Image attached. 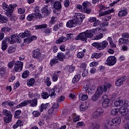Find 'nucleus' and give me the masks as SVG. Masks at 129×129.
Instances as JSON below:
<instances>
[{"mask_svg":"<svg viewBox=\"0 0 129 129\" xmlns=\"http://www.w3.org/2000/svg\"><path fill=\"white\" fill-rule=\"evenodd\" d=\"M14 7H17V5L10 4L9 6L6 3V2H4L3 3L2 8L3 10L6 11V15H7V16L9 18L12 17V14L13 13L14 10H15Z\"/></svg>","mask_w":129,"mask_h":129,"instance_id":"f257e3e1","label":"nucleus"},{"mask_svg":"<svg viewBox=\"0 0 129 129\" xmlns=\"http://www.w3.org/2000/svg\"><path fill=\"white\" fill-rule=\"evenodd\" d=\"M85 16L81 13H75L74 19L76 21L77 25H81L83 20H84Z\"/></svg>","mask_w":129,"mask_h":129,"instance_id":"f03ea898","label":"nucleus"},{"mask_svg":"<svg viewBox=\"0 0 129 129\" xmlns=\"http://www.w3.org/2000/svg\"><path fill=\"white\" fill-rule=\"evenodd\" d=\"M8 42H10V44H14V43H20L21 39H19L18 37V34H15L11 35L7 39Z\"/></svg>","mask_w":129,"mask_h":129,"instance_id":"7ed1b4c3","label":"nucleus"},{"mask_svg":"<svg viewBox=\"0 0 129 129\" xmlns=\"http://www.w3.org/2000/svg\"><path fill=\"white\" fill-rule=\"evenodd\" d=\"M115 63H116V57L114 56H110L106 60V64L108 66H113Z\"/></svg>","mask_w":129,"mask_h":129,"instance_id":"20e7f679","label":"nucleus"},{"mask_svg":"<svg viewBox=\"0 0 129 129\" xmlns=\"http://www.w3.org/2000/svg\"><path fill=\"white\" fill-rule=\"evenodd\" d=\"M24 66V62L18 61L15 62L14 66V70L16 72H21L23 70V66Z\"/></svg>","mask_w":129,"mask_h":129,"instance_id":"39448f33","label":"nucleus"},{"mask_svg":"<svg viewBox=\"0 0 129 129\" xmlns=\"http://www.w3.org/2000/svg\"><path fill=\"white\" fill-rule=\"evenodd\" d=\"M82 6L84 9V13H86V14H90L91 13V10L89 8V7L91 5L89 2L87 1L84 2L82 4Z\"/></svg>","mask_w":129,"mask_h":129,"instance_id":"423d86ee","label":"nucleus"},{"mask_svg":"<svg viewBox=\"0 0 129 129\" xmlns=\"http://www.w3.org/2000/svg\"><path fill=\"white\" fill-rule=\"evenodd\" d=\"M75 40L78 41V40H81V41H87V37L86 36V34H85V32H82L78 35Z\"/></svg>","mask_w":129,"mask_h":129,"instance_id":"0eeeda50","label":"nucleus"},{"mask_svg":"<svg viewBox=\"0 0 129 129\" xmlns=\"http://www.w3.org/2000/svg\"><path fill=\"white\" fill-rule=\"evenodd\" d=\"M104 112V111H103L102 108H98L96 111L93 113V116L94 118H96V117H98V116H101V115H103Z\"/></svg>","mask_w":129,"mask_h":129,"instance_id":"6e6552de","label":"nucleus"},{"mask_svg":"<svg viewBox=\"0 0 129 129\" xmlns=\"http://www.w3.org/2000/svg\"><path fill=\"white\" fill-rule=\"evenodd\" d=\"M27 37H28V38L24 40V43H27V44H30L31 42L37 40V36L35 35H31V34H30V35Z\"/></svg>","mask_w":129,"mask_h":129,"instance_id":"1a4fd4ad","label":"nucleus"},{"mask_svg":"<svg viewBox=\"0 0 129 129\" xmlns=\"http://www.w3.org/2000/svg\"><path fill=\"white\" fill-rule=\"evenodd\" d=\"M96 29H91L90 30H86L85 31V34L87 38H92L93 37V35L95 34V31Z\"/></svg>","mask_w":129,"mask_h":129,"instance_id":"9d476101","label":"nucleus"},{"mask_svg":"<svg viewBox=\"0 0 129 129\" xmlns=\"http://www.w3.org/2000/svg\"><path fill=\"white\" fill-rule=\"evenodd\" d=\"M118 111L120 112V113H121V115H125L127 113L128 109L126 106L122 105V106L118 109Z\"/></svg>","mask_w":129,"mask_h":129,"instance_id":"9b49d317","label":"nucleus"},{"mask_svg":"<svg viewBox=\"0 0 129 129\" xmlns=\"http://www.w3.org/2000/svg\"><path fill=\"white\" fill-rule=\"evenodd\" d=\"M76 26H77V23L75 19L70 20L67 22V27L68 28H74V27H76Z\"/></svg>","mask_w":129,"mask_h":129,"instance_id":"f8f14e48","label":"nucleus"},{"mask_svg":"<svg viewBox=\"0 0 129 129\" xmlns=\"http://www.w3.org/2000/svg\"><path fill=\"white\" fill-rule=\"evenodd\" d=\"M110 105H111L110 100L108 99H105L102 103V106L103 108H108V107H110Z\"/></svg>","mask_w":129,"mask_h":129,"instance_id":"ddd939ff","label":"nucleus"},{"mask_svg":"<svg viewBox=\"0 0 129 129\" xmlns=\"http://www.w3.org/2000/svg\"><path fill=\"white\" fill-rule=\"evenodd\" d=\"M126 80V78L125 77H122L117 79V80L115 82L116 86H121L122 83L125 81Z\"/></svg>","mask_w":129,"mask_h":129,"instance_id":"4468645a","label":"nucleus"},{"mask_svg":"<svg viewBox=\"0 0 129 129\" xmlns=\"http://www.w3.org/2000/svg\"><path fill=\"white\" fill-rule=\"evenodd\" d=\"M28 104H30L31 107H36L38 105V98H35L32 100H28Z\"/></svg>","mask_w":129,"mask_h":129,"instance_id":"2eb2a0df","label":"nucleus"},{"mask_svg":"<svg viewBox=\"0 0 129 129\" xmlns=\"http://www.w3.org/2000/svg\"><path fill=\"white\" fill-rule=\"evenodd\" d=\"M113 126V123H112V121L110 119H107L105 121L104 124V129H111V127Z\"/></svg>","mask_w":129,"mask_h":129,"instance_id":"dca6fc26","label":"nucleus"},{"mask_svg":"<svg viewBox=\"0 0 129 129\" xmlns=\"http://www.w3.org/2000/svg\"><path fill=\"white\" fill-rule=\"evenodd\" d=\"M31 35V32L29 31L26 30L24 33H20L18 35V38L20 40V39H23V38H25V37H28V36H30Z\"/></svg>","mask_w":129,"mask_h":129,"instance_id":"f3484780","label":"nucleus"},{"mask_svg":"<svg viewBox=\"0 0 129 129\" xmlns=\"http://www.w3.org/2000/svg\"><path fill=\"white\" fill-rule=\"evenodd\" d=\"M127 15V9L124 8L123 10L120 11L118 13V16L119 18H122V17H125Z\"/></svg>","mask_w":129,"mask_h":129,"instance_id":"a211bd4d","label":"nucleus"},{"mask_svg":"<svg viewBox=\"0 0 129 129\" xmlns=\"http://www.w3.org/2000/svg\"><path fill=\"white\" fill-rule=\"evenodd\" d=\"M79 98L80 100L84 101L88 98V96L83 92H80L79 93Z\"/></svg>","mask_w":129,"mask_h":129,"instance_id":"6ab92c4d","label":"nucleus"},{"mask_svg":"<svg viewBox=\"0 0 129 129\" xmlns=\"http://www.w3.org/2000/svg\"><path fill=\"white\" fill-rule=\"evenodd\" d=\"M88 107H89V103L85 102L82 103L80 106V108L82 111H85Z\"/></svg>","mask_w":129,"mask_h":129,"instance_id":"aec40b11","label":"nucleus"},{"mask_svg":"<svg viewBox=\"0 0 129 129\" xmlns=\"http://www.w3.org/2000/svg\"><path fill=\"white\" fill-rule=\"evenodd\" d=\"M33 56L34 58H36V59H39L41 57V53L38 49H34Z\"/></svg>","mask_w":129,"mask_h":129,"instance_id":"412c9836","label":"nucleus"},{"mask_svg":"<svg viewBox=\"0 0 129 129\" xmlns=\"http://www.w3.org/2000/svg\"><path fill=\"white\" fill-rule=\"evenodd\" d=\"M57 90H59V89L57 87V86H55L53 89H49L48 92L49 96H55L56 94H55V91H57Z\"/></svg>","mask_w":129,"mask_h":129,"instance_id":"4be33fe9","label":"nucleus"},{"mask_svg":"<svg viewBox=\"0 0 129 129\" xmlns=\"http://www.w3.org/2000/svg\"><path fill=\"white\" fill-rule=\"evenodd\" d=\"M114 12V10L113 9H111V10L105 11L103 12L99 13V17H103L104 16H105V15H110L112 13H113Z\"/></svg>","mask_w":129,"mask_h":129,"instance_id":"5701e85b","label":"nucleus"},{"mask_svg":"<svg viewBox=\"0 0 129 129\" xmlns=\"http://www.w3.org/2000/svg\"><path fill=\"white\" fill-rule=\"evenodd\" d=\"M56 59H58V61H60L61 62H63L64 61V59H65L66 56L63 53H58L56 56Z\"/></svg>","mask_w":129,"mask_h":129,"instance_id":"b1692460","label":"nucleus"},{"mask_svg":"<svg viewBox=\"0 0 129 129\" xmlns=\"http://www.w3.org/2000/svg\"><path fill=\"white\" fill-rule=\"evenodd\" d=\"M100 125L95 123H91L89 125V129H99Z\"/></svg>","mask_w":129,"mask_h":129,"instance_id":"393cba45","label":"nucleus"},{"mask_svg":"<svg viewBox=\"0 0 129 129\" xmlns=\"http://www.w3.org/2000/svg\"><path fill=\"white\" fill-rule=\"evenodd\" d=\"M53 8L55 10H60L62 9V4L60 2H55L53 4Z\"/></svg>","mask_w":129,"mask_h":129,"instance_id":"a878e982","label":"nucleus"},{"mask_svg":"<svg viewBox=\"0 0 129 129\" xmlns=\"http://www.w3.org/2000/svg\"><path fill=\"white\" fill-rule=\"evenodd\" d=\"M114 104L116 107L121 106V105H123V101L119 99H117L115 100Z\"/></svg>","mask_w":129,"mask_h":129,"instance_id":"bb28decb","label":"nucleus"},{"mask_svg":"<svg viewBox=\"0 0 129 129\" xmlns=\"http://www.w3.org/2000/svg\"><path fill=\"white\" fill-rule=\"evenodd\" d=\"M60 72V71L55 72L53 75L51 76L52 79L54 82H56L58 80V76Z\"/></svg>","mask_w":129,"mask_h":129,"instance_id":"cd10ccee","label":"nucleus"},{"mask_svg":"<svg viewBox=\"0 0 129 129\" xmlns=\"http://www.w3.org/2000/svg\"><path fill=\"white\" fill-rule=\"evenodd\" d=\"M57 63H59V60H58L57 57H55L50 60L49 65L51 66V67H52V66H54V65L57 64Z\"/></svg>","mask_w":129,"mask_h":129,"instance_id":"c85d7f7f","label":"nucleus"},{"mask_svg":"<svg viewBox=\"0 0 129 129\" xmlns=\"http://www.w3.org/2000/svg\"><path fill=\"white\" fill-rule=\"evenodd\" d=\"M108 45V42L106 40H104L101 42H100V49H105Z\"/></svg>","mask_w":129,"mask_h":129,"instance_id":"c756f323","label":"nucleus"},{"mask_svg":"<svg viewBox=\"0 0 129 129\" xmlns=\"http://www.w3.org/2000/svg\"><path fill=\"white\" fill-rule=\"evenodd\" d=\"M12 118H13V115L11 116H5L4 117V122H5V123H10V122L12 121Z\"/></svg>","mask_w":129,"mask_h":129,"instance_id":"7c9ffc66","label":"nucleus"},{"mask_svg":"<svg viewBox=\"0 0 129 129\" xmlns=\"http://www.w3.org/2000/svg\"><path fill=\"white\" fill-rule=\"evenodd\" d=\"M67 40H68V38H66L65 36H61L58 39L56 43V44H60V43L66 42Z\"/></svg>","mask_w":129,"mask_h":129,"instance_id":"2f4dec72","label":"nucleus"},{"mask_svg":"<svg viewBox=\"0 0 129 129\" xmlns=\"http://www.w3.org/2000/svg\"><path fill=\"white\" fill-rule=\"evenodd\" d=\"M27 84L29 87H31V86H33L35 85V80L34 78H31L28 79L27 81Z\"/></svg>","mask_w":129,"mask_h":129,"instance_id":"473e14b6","label":"nucleus"},{"mask_svg":"<svg viewBox=\"0 0 129 129\" xmlns=\"http://www.w3.org/2000/svg\"><path fill=\"white\" fill-rule=\"evenodd\" d=\"M34 15L37 19H42L43 18V15L40 13V10L39 9L35 10Z\"/></svg>","mask_w":129,"mask_h":129,"instance_id":"72a5a7b5","label":"nucleus"},{"mask_svg":"<svg viewBox=\"0 0 129 129\" xmlns=\"http://www.w3.org/2000/svg\"><path fill=\"white\" fill-rule=\"evenodd\" d=\"M111 86H112V85L109 83L105 84L103 88V92H106L107 89H109Z\"/></svg>","mask_w":129,"mask_h":129,"instance_id":"f704fd0d","label":"nucleus"},{"mask_svg":"<svg viewBox=\"0 0 129 129\" xmlns=\"http://www.w3.org/2000/svg\"><path fill=\"white\" fill-rule=\"evenodd\" d=\"M103 54L101 53H94L92 56L91 58L92 59H94L95 58L96 59H99V58H100V57H102V55Z\"/></svg>","mask_w":129,"mask_h":129,"instance_id":"c9c22d12","label":"nucleus"},{"mask_svg":"<svg viewBox=\"0 0 129 129\" xmlns=\"http://www.w3.org/2000/svg\"><path fill=\"white\" fill-rule=\"evenodd\" d=\"M2 113L3 115H5V116H10L11 115H13V114H12V112L10 110H8L6 109H4Z\"/></svg>","mask_w":129,"mask_h":129,"instance_id":"e433bc0d","label":"nucleus"},{"mask_svg":"<svg viewBox=\"0 0 129 129\" xmlns=\"http://www.w3.org/2000/svg\"><path fill=\"white\" fill-rule=\"evenodd\" d=\"M81 76L80 74H78L75 76L73 78L72 82L73 83H77L78 81L80 80Z\"/></svg>","mask_w":129,"mask_h":129,"instance_id":"4c0bfd02","label":"nucleus"},{"mask_svg":"<svg viewBox=\"0 0 129 129\" xmlns=\"http://www.w3.org/2000/svg\"><path fill=\"white\" fill-rule=\"evenodd\" d=\"M118 43L121 45L122 44H127V43H128V41L127 39L123 38V37H122L119 39Z\"/></svg>","mask_w":129,"mask_h":129,"instance_id":"58836bf2","label":"nucleus"},{"mask_svg":"<svg viewBox=\"0 0 129 129\" xmlns=\"http://www.w3.org/2000/svg\"><path fill=\"white\" fill-rule=\"evenodd\" d=\"M111 121H112V123H116V124H119L121 120L120 117H117L116 118H113Z\"/></svg>","mask_w":129,"mask_h":129,"instance_id":"ea45409f","label":"nucleus"},{"mask_svg":"<svg viewBox=\"0 0 129 129\" xmlns=\"http://www.w3.org/2000/svg\"><path fill=\"white\" fill-rule=\"evenodd\" d=\"M29 104V101L28 100L24 101L23 102H22L21 103H20L18 105H17L18 107H23L24 106H27Z\"/></svg>","mask_w":129,"mask_h":129,"instance_id":"a19ab883","label":"nucleus"},{"mask_svg":"<svg viewBox=\"0 0 129 129\" xmlns=\"http://www.w3.org/2000/svg\"><path fill=\"white\" fill-rule=\"evenodd\" d=\"M95 93L100 96L103 93V88L101 86L99 87Z\"/></svg>","mask_w":129,"mask_h":129,"instance_id":"79ce46f5","label":"nucleus"},{"mask_svg":"<svg viewBox=\"0 0 129 129\" xmlns=\"http://www.w3.org/2000/svg\"><path fill=\"white\" fill-rule=\"evenodd\" d=\"M47 27V24H42L41 25L35 26V29L36 30H39V29H46Z\"/></svg>","mask_w":129,"mask_h":129,"instance_id":"37998d69","label":"nucleus"},{"mask_svg":"<svg viewBox=\"0 0 129 129\" xmlns=\"http://www.w3.org/2000/svg\"><path fill=\"white\" fill-rule=\"evenodd\" d=\"M117 113H118V109L117 108H113L110 111V114L113 116L117 115Z\"/></svg>","mask_w":129,"mask_h":129,"instance_id":"c03bdc74","label":"nucleus"},{"mask_svg":"<svg viewBox=\"0 0 129 129\" xmlns=\"http://www.w3.org/2000/svg\"><path fill=\"white\" fill-rule=\"evenodd\" d=\"M41 13L44 14V15H49V14H50V11L48 10L47 7H44L42 9Z\"/></svg>","mask_w":129,"mask_h":129,"instance_id":"a18cd8bd","label":"nucleus"},{"mask_svg":"<svg viewBox=\"0 0 129 129\" xmlns=\"http://www.w3.org/2000/svg\"><path fill=\"white\" fill-rule=\"evenodd\" d=\"M100 96L99 94L95 93V94L92 97L91 100L92 101H96V100L99 98Z\"/></svg>","mask_w":129,"mask_h":129,"instance_id":"49530a36","label":"nucleus"},{"mask_svg":"<svg viewBox=\"0 0 129 129\" xmlns=\"http://www.w3.org/2000/svg\"><path fill=\"white\" fill-rule=\"evenodd\" d=\"M30 75V72H29L28 71H24L22 75V78H27V77H29V75Z\"/></svg>","mask_w":129,"mask_h":129,"instance_id":"de8ad7c7","label":"nucleus"},{"mask_svg":"<svg viewBox=\"0 0 129 129\" xmlns=\"http://www.w3.org/2000/svg\"><path fill=\"white\" fill-rule=\"evenodd\" d=\"M41 96L43 99H47L49 98V94L48 93L44 92L41 93Z\"/></svg>","mask_w":129,"mask_h":129,"instance_id":"09e8293b","label":"nucleus"},{"mask_svg":"<svg viewBox=\"0 0 129 129\" xmlns=\"http://www.w3.org/2000/svg\"><path fill=\"white\" fill-rule=\"evenodd\" d=\"M22 113L21 110H17L15 112L14 117L15 118H19V115Z\"/></svg>","mask_w":129,"mask_h":129,"instance_id":"8fccbe9b","label":"nucleus"},{"mask_svg":"<svg viewBox=\"0 0 129 129\" xmlns=\"http://www.w3.org/2000/svg\"><path fill=\"white\" fill-rule=\"evenodd\" d=\"M2 49H7L8 48V44L7 43V40H4L2 41Z\"/></svg>","mask_w":129,"mask_h":129,"instance_id":"3c124183","label":"nucleus"},{"mask_svg":"<svg viewBox=\"0 0 129 129\" xmlns=\"http://www.w3.org/2000/svg\"><path fill=\"white\" fill-rule=\"evenodd\" d=\"M15 64V60H12L8 64V67L9 69H12L13 67H14V65Z\"/></svg>","mask_w":129,"mask_h":129,"instance_id":"603ef678","label":"nucleus"},{"mask_svg":"<svg viewBox=\"0 0 129 129\" xmlns=\"http://www.w3.org/2000/svg\"><path fill=\"white\" fill-rule=\"evenodd\" d=\"M92 46L97 49L100 48V42H94L92 43Z\"/></svg>","mask_w":129,"mask_h":129,"instance_id":"864d4df0","label":"nucleus"},{"mask_svg":"<svg viewBox=\"0 0 129 129\" xmlns=\"http://www.w3.org/2000/svg\"><path fill=\"white\" fill-rule=\"evenodd\" d=\"M0 23H2V24H5L7 23V18L5 17L4 16H2L0 18Z\"/></svg>","mask_w":129,"mask_h":129,"instance_id":"5fc2aeb1","label":"nucleus"},{"mask_svg":"<svg viewBox=\"0 0 129 129\" xmlns=\"http://www.w3.org/2000/svg\"><path fill=\"white\" fill-rule=\"evenodd\" d=\"M94 91H95V87H93V88H89L87 93L88 94L91 95V94H93V93H94Z\"/></svg>","mask_w":129,"mask_h":129,"instance_id":"6e6d98bb","label":"nucleus"},{"mask_svg":"<svg viewBox=\"0 0 129 129\" xmlns=\"http://www.w3.org/2000/svg\"><path fill=\"white\" fill-rule=\"evenodd\" d=\"M77 9L81 12V13H84V10L83 9V6L80 4H78L77 6Z\"/></svg>","mask_w":129,"mask_h":129,"instance_id":"4d7b16f0","label":"nucleus"},{"mask_svg":"<svg viewBox=\"0 0 129 129\" xmlns=\"http://www.w3.org/2000/svg\"><path fill=\"white\" fill-rule=\"evenodd\" d=\"M25 12H26V9H25L24 8H19L18 10V13L20 15H22L23 14H25Z\"/></svg>","mask_w":129,"mask_h":129,"instance_id":"13d9d810","label":"nucleus"},{"mask_svg":"<svg viewBox=\"0 0 129 129\" xmlns=\"http://www.w3.org/2000/svg\"><path fill=\"white\" fill-rule=\"evenodd\" d=\"M45 82L46 83V86L49 87L51 84V81H50V77H47L45 80Z\"/></svg>","mask_w":129,"mask_h":129,"instance_id":"bf43d9fd","label":"nucleus"},{"mask_svg":"<svg viewBox=\"0 0 129 129\" xmlns=\"http://www.w3.org/2000/svg\"><path fill=\"white\" fill-rule=\"evenodd\" d=\"M102 38H103V34L100 33L95 36V40H100L101 39H102Z\"/></svg>","mask_w":129,"mask_h":129,"instance_id":"052dcab7","label":"nucleus"},{"mask_svg":"<svg viewBox=\"0 0 129 129\" xmlns=\"http://www.w3.org/2000/svg\"><path fill=\"white\" fill-rule=\"evenodd\" d=\"M34 18H35L34 14H30L27 17V20L29 21H33V20H34Z\"/></svg>","mask_w":129,"mask_h":129,"instance_id":"680f3d73","label":"nucleus"},{"mask_svg":"<svg viewBox=\"0 0 129 129\" xmlns=\"http://www.w3.org/2000/svg\"><path fill=\"white\" fill-rule=\"evenodd\" d=\"M32 114L33 115V116H34V117H38L39 116H40V112L38 111H34L32 112Z\"/></svg>","mask_w":129,"mask_h":129,"instance_id":"e2e57ef3","label":"nucleus"},{"mask_svg":"<svg viewBox=\"0 0 129 129\" xmlns=\"http://www.w3.org/2000/svg\"><path fill=\"white\" fill-rule=\"evenodd\" d=\"M77 57L78 58H79L80 59H81V58H83L84 57V52H79L77 54Z\"/></svg>","mask_w":129,"mask_h":129,"instance_id":"0e129e2a","label":"nucleus"},{"mask_svg":"<svg viewBox=\"0 0 129 129\" xmlns=\"http://www.w3.org/2000/svg\"><path fill=\"white\" fill-rule=\"evenodd\" d=\"M65 8H69L70 5V2L69 0H65L63 2Z\"/></svg>","mask_w":129,"mask_h":129,"instance_id":"69168bd1","label":"nucleus"},{"mask_svg":"<svg viewBox=\"0 0 129 129\" xmlns=\"http://www.w3.org/2000/svg\"><path fill=\"white\" fill-rule=\"evenodd\" d=\"M98 65V62L97 61H92L90 63V67H95Z\"/></svg>","mask_w":129,"mask_h":129,"instance_id":"338daca9","label":"nucleus"},{"mask_svg":"<svg viewBox=\"0 0 129 129\" xmlns=\"http://www.w3.org/2000/svg\"><path fill=\"white\" fill-rule=\"evenodd\" d=\"M122 38H129V33L125 32L121 34Z\"/></svg>","mask_w":129,"mask_h":129,"instance_id":"774afa93","label":"nucleus"}]
</instances>
